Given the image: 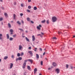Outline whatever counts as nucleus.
<instances>
[{
  "mask_svg": "<svg viewBox=\"0 0 75 75\" xmlns=\"http://www.w3.org/2000/svg\"><path fill=\"white\" fill-rule=\"evenodd\" d=\"M18 57H20V54L19 53H18L17 55Z\"/></svg>",
  "mask_w": 75,
  "mask_h": 75,
  "instance_id": "obj_27",
  "label": "nucleus"
},
{
  "mask_svg": "<svg viewBox=\"0 0 75 75\" xmlns=\"http://www.w3.org/2000/svg\"><path fill=\"white\" fill-rule=\"evenodd\" d=\"M10 31L11 32V35L13 34V30H12V29H11L10 30Z\"/></svg>",
  "mask_w": 75,
  "mask_h": 75,
  "instance_id": "obj_13",
  "label": "nucleus"
},
{
  "mask_svg": "<svg viewBox=\"0 0 75 75\" xmlns=\"http://www.w3.org/2000/svg\"><path fill=\"white\" fill-rule=\"evenodd\" d=\"M28 69L29 70H30V66H28Z\"/></svg>",
  "mask_w": 75,
  "mask_h": 75,
  "instance_id": "obj_22",
  "label": "nucleus"
},
{
  "mask_svg": "<svg viewBox=\"0 0 75 75\" xmlns=\"http://www.w3.org/2000/svg\"><path fill=\"white\" fill-rule=\"evenodd\" d=\"M21 59H22V57H19L18 58V60H21Z\"/></svg>",
  "mask_w": 75,
  "mask_h": 75,
  "instance_id": "obj_17",
  "label": "nucleus"
},
{
  "mask_svg": "<svg viewBox=\"0 0 75 75\" xmlns=\"http://www.w3.org/2000/svg\"><path fill=\"white\" fill-rule=\"evenodd\" d=\"M46 23L47 24H49V20H47Z\"/></svg>",
  "mask_w": 75,
  "mask_h": 75,
  "instance_id": "obj_32",
  "label": "nucleus"
},
{
  "mask_svg": "<svg viewBox=\"0 0 75 75\" xmlns=\"http://www.w3.org/2000/svg\"><path fill=\"white\" fill-rule=\"evenodd\" d=\"M16 2H15L14 3V5H16Z\"/></svg>",
  "mask_w": 75,
  "mask_h": 75,
  "instance_id": "obj_50",
  "label": "nucleus"
},
{
  "mask_svg": "<svg viewBox=\"0 0 75 75\" xmlns=\"http://www.w3.org/2000/svg\"><path fill=\"white\" fill-rule=\"evenodd\" d=\"M43 64V62H42V61H41L40 63V64L41 65H42V64Z\"/></svg>",
  "mask_w": 75,
  "mask_h": 75,
  "instance_id": "obj_31",
  "label": "nucleus"
},
{
  "mask_svg": "<svg viewBox=\"0 0 75 75\" xmlns=\"http://www.w3.org/2000/svg\"><path fill=\"white\" fill-rule=\"evenodd\" d=\"M37 71V69L35 68L34 69V74H35V73H36V72Z\"/></svg>",
  "mask_w": 75,
  "mask_h": 75,
  "instance_id": "obj_8",
  "label": "nucleus"
},
{
  "mask_svg": "<svg viewBox=\"0 0 75 75\" xmlns=\"http://www.w3.org/2000/svg\"><path fill=\"white\" fill-rule=\"evenodd\" d=\"M34 51H37V50L35 49V50H34Z\"/></svg>",
  "mask_w": 75,
  "mask_h": 75,
  "instance_id": "obj_58",
  "label": "nucleus"
},
{
  "mask_svg": "<svg viewBox=\"0 0 75 75\" xmlns=\"http://www.w3.org/2000/svg\"><path fill=\"white\" fill-rule=\"evenodd\" d=\"M26 33H27V31H26Z\"/></svg>",
  "mask_w": 75,
  "mask_h": 75,
  "instance_id": "obj_64",
  "label": "nucleus"
},
{
  "mask_svg": "<svg viewBox=\"0 0 75 75\" xmlns=\"http://www.w3.org/2000/svg\"><path fill=\"white\" fill-rule=\"evenodd\" d=\"M28 1L29 2H31V0H28Z\"/></svg>",
  "mask_w": 75,
  "mask_h": 75,
  "instance_id": "obj_44",
  "label": "nucleus"
},
{
  "mask_svg": "<svg viewBox=\"0 0 75 75\" xmlns=\"http://www.w3.org/2000/svg\"><path fill=\"white\" fill-rule=\"evenodd\" d=\"M45 20H44L43 21H41V23H45Z\"/></svg>",
  "mask_w": 75,
  "mask_h": 75,
  "instance_id": "obj_20",
  "label": "nucleus"
},
{
  "mask_svg": "<svg viewBox=\"0 0 75 75\" xmlns=\"http://www.w3.org/2000/svg\"><path fill=\"white\" fill-rule=\"evenodd\" d=\"M22 23L23 24L24 23V21H21Z\"/></svg>",
  "mask_w": 75,
  "mask_h": 75,
  "instance_id": "obj_51",
  "label": "nucleus"
},
{
  "mask_svg": "<svg viewBox=\"0 0 75 75\" xmlns=\"http://www.w3.org/2000/svg\"><path fill=\"white\" fill-rule=\"evenodd\" d=\"M28 53H29L32 56H33V52H32L31 51H29Z\"/></svg>",
  "mask_w": 75,
  "mask_h": 75,
  "instance_id": "obj_12",
  "label": "nucleus"
},
{
  "mask_svg": "<svg viewBox=\"0 0 75 75\" xmlns=\"http://www.w3.org/2000/svg\"><path fill=\"white\" fill-rule=\"evenodd\" d=\"M27 11L28 12V13H30V10H29L28 9L27 10Z\"/></svg>",
  "mask_w": 75,
  "mask_h": 75,
  "instance_id": "obj_36",
  "label": "nucleus"
},
{
  "mask_svg": "<svg viewBox=\"0 0 75 75\" xmlns=\"http://www.w3.org/2000/svg\"><path fill=\"white\" fill-rule=\"evenodd\" d=\"M1 36H2V34H0V37H1Z\"/></svg>",
  "mask_w": 75,
  "mask_h": 75,
  "instance_id": "obj_52",
  "label": "nucleus"
},
{
  "mask_svg": "<svg viewBox=\"0 0 75 75\" xmlns=\"http://www.w3.org/2000/svg\"><path fill=\"white\" fill-rule=\"evenodd\" d=\"M42 34H44V33H41Z\"/></svg>",
  "mask_w": 75,
  "mask_h": 75,
  "instance_id": "obj_62",
  "label": "nucleus"
},
{
  "mask_svg": "<svg viewBox=\"0 0 75 75\" xmlns=\"http://www.w3.org/2000/svg\"><path fill=\"white\" fill-rule=\"evenodd\" d=\"M17 23H18V24H19L20 25H21V23H20V22H19V21H18L17 22Z\"/></svg>",
  "mask_w": 75,
  "mask_h": 75,
  "instance_id": "obj_26",
  "label": "nucleus"
},
{
  "mask_svg": "<svg viewBox=\"0 0 75 75\" xmlns=\"http://www.w3.org/2000/svg\"><path fill=\"white\" fill-rule=\"evenodd\" d=\"M32 40L33 41H35V36H34V35L32 36Z\"/></svg>",
  "mask_w": 75,
  "mask_h": 75,
  "instance_id": "obj_9",
  "label": "nucleus"
},
{
  "mask_svg": "<svg viewBox=\"0 0 75 75\" xmlns=\"http://www.w3.org/2000/svg\"><path fill=\"white\" fill-rule=\"evenodd\" d=\"M42 26L41 25H39V26H37V28L38 29V30H41L40 27H41Z\"/></svg>",
  "mask_w": 75,
  "mask_h": 75,
  "instance_id": "obj_3",
  "label": "nucleus"
},
{
  "mask_svg": "<svg viewBox=\"0 0 75 75\" xmlns=\"http://www.w3.org/2000/svg\"><path fill=\"white\" fill-rule=\"evenodd\" d=\"M31 23H32L33 24L34 23V22H33L32 21H31Z\"/></svg>",
  "mask_w": 75,
  "mask_h": 75,
  "instance_id": "obj_48",
  "label": "nucleus"
},
{
  "mask_svg": "<svg viewBox=\"0 0 75 75\" xmlns=\"http://www.w3.org/2000/svg\"><path fill=\"white\" fill-rule=\"evenodd\" d=\"M2 39V38H1V37H0V40H1Z\"/></svg>",
  "mask_w": 75,
  "mask_h": 75,
  "instance_id": "obj_54",
  "label": "nucleus"
},
{
  "mask_svg": "<svg viewBox=\"0 0 75 75\" xmlns=\"http://www.w3.org/2000/svg\"><path fill=\"white\" fill-rule=\"evenodd\" d=\"M0 1L1 2H3V0H0Z\"/></svg>",
  "mask_w": 75,
  "mask_h": 75,
  "instance_id": "obj_53",
  "label": "nucleus"
},
{
  "mask_svg": "<svg viewBox=\"0 0 75 75\" xmlns=\"http://www.w3.org/2000/svg\"><path fill=\"white\" fill-rule=\"evenodd\" d=\"M28 49L29 50H31V47H29L28 48Z\"/></svg>",
  "mask_w": 75,
  "mask_h": 75,
  "instance_id": "obj_41",
  "label": "nucleus"
},
{
  "mask_svg": "<svg viewBox=\"0 0 75 75\" xmlns=\"http://www.w3.org/2000/svg\"><path fill=\"white\" fill-rule=\"evenodd\" d=\"M16 16V15H15V14H14V15H13V17H14V19H15Z\"/></svg>",
  "mask_w": 75,
  "mask_h": 75,
  "instance_id": "obj_30",
  "label": "nucleus"
},
{
  "mask_svg": "<svg viewBox=\"0 0 75 75\" xmlns=\"http://www.w3.org/2000/svg\"><path fill=\"white\" fill-rule=\"evenodd\" d=\"M25 39L27 41H28V42H30V40H29V39H28L27 38L25 37Z\"/></svg>",
  "mask_w": 75,
  "mask_h": 75,
  "instance_id": "obj_16",
  "label": "nucleus"
},
{
  "mask_svg": "<svg viewBox=\"0 0 75 75\" xmlns=\"http://www.w3.org/2000/svg\"><path fill=\"white\" fill-rule=\"evenodd\" d=\"M73 67L72 66H71V69H73Z\"/></svg>",
  "mask_w": 75,
  "mask_h": 75,
  "instance_id": "obj_46",
  "label": "nucleus"
},
{
  "mask_svg": "<svg viewBox=\"0 0 75 75\" xmlns=\"http://www.w3.org/2000/svg\"><path fill=\"white\" fill-rule=\"evenodd\" d=\"M26 65V63L24 62L23 64V65L22 67L24 69L25 68V66Z\"/></svg>",
  "mask_w": 75,
  "mask_h": 75,
  "instance_id": "obj_4",
  "label": "nucleus"
},
{
  "mask_svg": "<svg viewBox=\"0 0 75 75\" xmlns=\"http://www.w3.org/2000/svg\"><path fill=\"white\" fill-rule=\"evenodd\" d=\"M52 65L54 67H56V66H57V64L55 62H53Z\"/></svg>",
  "mask_w": 75,
  "mask_h": 75,
  "instance_id": "obj_10",
  "label": "nucleus"
},
{
  "mask_svg": "<svg viewBox=\"0 0 75 75\" xmlns=\"http://www.w3.org/2000/svg\"><path fill=\"white\" fill-rule=\"evenodd\" d=\"M20 15L21 16H23V13H21Z\"/></svg>",
  "mask_w": 75,
  "mask_h": 75,
  "instance_id": "obj_39",
  "label": "nucleus"
},
{
  "mask_svg": "<svg viewBox=\"0 0 75 75\" xmlns=\"http://www.w3.org/2000/svg\"><path fill=\"white\" fill-rule=\"evenodd\" d=\"M21 7H24V4H21Z\"/></svg>",
  "mask_w": 75,
  "mask_h": 75,
  "instance_id": "obj_33",
  "label": "nucleus"
},
{
  "mask_svg": "<svg viewBox=\"0 0 75 75\" xmlns=\"http://www.w3.org/2000/svg\"><path fill=\"white\" fill-rule=\"evenodd\" d=\"M24 55V53L23 52H22L21 53V56H23Z\"/></svg>",
  "mask_w": 75,
  "mask_h": 75,
  "instance_id": "obj_37",
  "label": "nucleus"
},
{
  "mask_svg": "<svg viewBox=\"0 0 75 75\" xmlns=\"http://www.w3.org/2000/svg\"><path fill=\"white\" fill-rule=\"evenodd\" d=\"M8 58V57L7 56H5L4 57V59H7Z\"/></svg>",
  "mask_w": 75,
  "mask_h": 75,
  "instance_id": "obj_18",
  "label": "nucleus"
},
{
  "mask_svg": "<svg viewBox=\"0 0 75 75\" xmlns=\"http://www.w3.org/2000/svg\"><path fill=\"white\" fill-rule=\"evenodd\" d=\"M8 26L9 28H11V25L10 23H8Z\"/></svg>",
  "mask_w": 75,
  "mask_h": 75,
  "instance_id": "obj_24",
  "label": "nucleus"
},
{
  "mask_svg": "<svg viewBox=\"0 0 75 75\" xmlns=\"http://www.w3.org/2000/svg\"><path fill=\"white\" fill-rule=\"evenodd\" d=\"M11 65H10V67H9V68L10 69H11L12 68V67H13V64L11 63L10 64Z\"/></svg>",
  "mask_w": 75,
  "mask_h": 75,
  "instance_id": "obj_6",
  "label": "nucleus"
},
{
  "mask_svg": "<svg viewBox=\"0 0 75 75\" xmlns=\"http://www.w3.org/2000/svg\"><path fill=\"white\" fill-rule=\"evenodd\" d=\"M19 30L21 31H23V30L22 29L19 28Z\"/></svg>",
  "mask_w": 75,
  "mask_h": 75,
  "instance_id": "obj_29",
  "label": "nucleus"
},
{
  "mask_svg": "<svg viewBox=\"0 0 75 75\" xmlns=\"http://www.w3.org/2000/svg\"><path fill=\"white\" fill-rule=\"evenodd\" d=\"M28 61V60H25L24 61L25 62V63H26V62H27Z\"/></svg>",
  "mask_w": 75,
  "mask_h": 75,
  "instance_id": "obj_40",
  "label": "nucleus"
},
{
  "mask_svg": "<svg viewBox=\"0 0 75 75\" xmlns=\"http://www.w3.org/2000/svg\"><path fill=\"white\" fill-rule=\"evenodd\" d=\"M52 39H53L54 40H57V38L55 37H54L52 38Z\"/></svg>",
  "mask_w": 75,
  "mask_h": 75,
  "instance_id": "obj_28",
  "label": "nucleus"
},
{
  "mask_svg": "<svg viewBox=\"0 0 75 75\" xmlns=\"http://www.w3.org/2000/svg\"><path fill=\"white\" fill-rule=\"evenodd\" d=\"M11 58H14V55H12L11 56Z\"/></svg>",
  "mask_w": 75,
  "mask_h": 75,
  "instance_id": "obj_35",
  "label": "nucleus"
},
{
  "mask_svg": "<svg viewBox=\"0 0 75 75\" xmlns=\"http://www.w3.org/2000/svg\"><path fill=\"white\" fill-rule=\"evenodd\" d=\"M52 22H55L57 20V18L55 16H53L52 18Z\"/></svg>",
  "mask_w": 75,
  "mask_h": 75,
  "instance_id": "obj_1",
  "label": "nucleus"
},
{
  "mask_svg": "<svg viewBox=\"0 0 75 75\" xmlns=\"http://www.w3.org/2000/svg\"><path fill=\"white\" fill-rule=\"evenodd\" d=\"M36 55L37 59H38V58H39V55L38 54H37Z\"/></svg>",
  "mask_w": 75,
  "mask_h": 75,
  "instance_id": "obj_14",
  "label": "nucleus"
},
{
  "mask_svg": "<svg viewBox=\"0 0 75 75\" xmlns=\"http://www.w3.org/2000/svg\"><path fill=\"white\" fill-rule=\"evenodd\" d=\"M45 52H44L43 53V55H45Z\"/></svg>",
  "mask_w": 75,
  "mask_h": 75,
  "instance_id": "obj_45",
  "label": "nucleus"
},
{
  "mask_svg": "<svg viewBox=\"0 0 75 75\" xmlns=\"http://www.w3.org/2000/svg\"><path fill=\"white\" fill-rule=\"evenodd\" d=\"M23 75H26V72H24L23 74Z\"/></svg>",
  "mask_w": 75,
  "mask_h": 75,
  "instance_id": "obj_43",
  "label": "nucleus"
},
{
  "mask_svg": "<svg viewBox=\"0 0 75 75\" xmlns=\"http://www.w3.org/2000/svg\"><path fill=\"white\" fill-rule=\"evenodd\" d=\"M33 9L34 10H36L37 9V8L36 6H35L33 8Z\"/></svg>",
  "mask_w": 75,
  "mask_h": 75,
  "instance_id": "obj_15",
  "label": "nucleus"
},
{
  "mask_svg": "<svg viewBox=\"0 0 75 75\" xmlns=\"http://www.w3.org/2000/svg\"><path fill=\"white\" fill-rule=\"evenodd\" d=\"M3 20V18H0V21H2Z\"/></svg>",
  "mask_w": 75,
  "mask_h": 75,
  "instance_id": "obj_38",
  "label": "nucleus"
},
{
  "mask_svg": "<svg viewBox=\"0 0 75 75\" xmlns=\"http://www.w3.org/2000/svg\"><path fill=\"white\" fill-rule=\"evenodd\" d=\"M23 49V46H22V45H20L19 46V50L20 51H21Z\"/></svg>",
  "mask_w": 75,
  "mask_h": 75,
  "instance_id": "obj_2",
  "label": "nucleus"
},
{
  "mask_svg": "<svg viewBox=\"0 0 75 75\" xmlns=\"http://www.w3.org/2000/svg\"><path fill=\"white\" fill-rule=\"evenodd\" d=\"M1 59H0V62H1Z\"/></svg>",
  "mask_w": 75,
  "mask_h": 75,
  "instance_id": "obj_59",
  "label": "nucleus"
},
{
  "mask_svg": "<svg viewBox=\"0 0 75 75\" xmlns=\"http://www.w3.org/2000/svg\"><path fill=\"white\" fill-rule=\"evenodd\" d=\"M56 71L57 74L59 73V69H56Z\"/></svg>",
  "mask_w": 75,
  "mask_h": 75,
  "instance_id": "obj_7",
  "label": "nucleus"
},
{
  "mask_svg": "<svg viewBox=\"0 0 75 75\" xmlns=\"http://www.w3.org/2000/svg\"><path fill=\"white\" fill-rule=\"evenodd\" d=\"M4 15L6 17H8V14L6 13H4Z\"/></svg>",
  "mask_w": 75,
  "mask_h": 75,
  "instance_id": "obj_11",
  "label": "nucleus"
},
{
  "mask_svg": "<svg viewBox=\"0 0 75 75\" xmlns=\"http://www.w3.org/2000/svg\"><path fill=\"white\" fill-rule=\"evenodd\" d=\"M13 37H16V35H13Z\"/></svg>",
  "mask_w": 75,
  "mask_h": 75,
  "instance_id": "obj_42",
  "label": "nucleus"
},
{
  "mask_svg": "<svg viewBox=\"0 0 75 75\" xmlns=\"http://www.w3.org/2000/svg\"><path fill=\"white\" fill-rule=\"evenodd\" d=\"M9 40L10 41H12V40H13V38H10Z\"/></svg>",
  "mask_w": 75,
  "mask_h": 75,
  "instance_id": "obj_23",
  "label": "nucleus"
},
{
  "mask_svg": "<svg viewBox=\"0 0 75 75\" xmlns=\"http://www.w3.org/2000/svg\"><path fill=\"white\" fill-rule=\"evenodd\" d=\"M75 35H74V36H73V38H75Z\"/></svg>",
  "mask_w": 75,
  "mask_h": 75,
  "instance_id": "obj_55",
  "label": "nucleus"
},
{
  "mask_svg": "<svg viewBox=\"0 0 75 75\" xmlns=\"http://www.w3.org/2000/svg\"><path fill=\"white\" fill-rule=\"evenodd\" d=\"M6 36L7 37V39H8L9 38V35H8V34H7L6 35Z\"/></svg>",
  "mask_w": 75,
  "mask_h": 75,
  "instance_id": "obj_21",
  "label": "nucleus"
},
{
  "mask_svg": "<svg viewBox=\"0 0 75 75\" xmlns=\"http://www.w3.org/2000/svg\"><path fill=\"white\" fill-rule=\"evenodd\" d=\"M28 7L29 9H31V7L30 6H29Z\"/></svg>",
  "mask_w": 75,
  "mask_h": 75,
  "instance_id": "obj_34",
  "label": "nucleus"
},
{
  "mask_svg": "<svg viewBox=\"0 0 75 75\" xmlns=\"http://www.w3.org/2000/svg\"><path fill=\"white\" fill-rule=\"evenodd\" d=\"M28 61H29V62H30L31 64H33V60L31 59H28Z\"/></svg>",
  "mask_w": 75,
  "mask_h": 75,
  "instance_id": "obj_5",
  "label": "nucleus"
},
{
  "mask_svg": "<svg viewBox=\"0 0 75 75\" xmlns=\"http://www.w3.org/2000/svg\"><path fill=\"white\" fill-rule=\"evenodd\" d=\"M50 69H51V68H49L48 69V70H50Z\"/></svg>",
  "mask_w": 75,
  "mask_h": 75,
  "instance_id": "obj_57",
  "label": "nucleus"
},
{
  "mask_svg": "<svg viewBox=\"0 0 75 75\" xmlns=\"http://www.w3.org/2000/svg\"><path fill=\"white\" fill-rule=\"evenodd\" d=\"M69 67V65L68 64H66V68H68Z\"/></svg>",
  "mask_w": 75,
  "mask_h": 75,
  "instance_id": "obj_25",
  "label": "nucleus"
},
{
  "mask_svg": "<svg viewBox=\"0 0 75 75\" xmlns=\"http://www.w3.org/2000/svg\"><path fill=\"white\" fill-rule=\"evenodd\" d=\"M18 58H17L16 59V61H18Z\"/></svg>",
  "mask_w": 75,
  "mask_h": 75,
  "instance_id": "obj_49",
  "label": "nucleus"
},
{
  "mask_svg": "<svg viewBox=\"0 0 75 75\" xmlns=\"http://www.w3.org/2000/svg\"><path fill=\"white\" fill-rule=\"evenodd\" d=\"M37 48H35V49L36 50H37Z\"/></svg>",
  "mask_w": 75,
  "mask_h": 75,
  "instance_id": "obj_61",
  "label": "nucleus"
},
{
  "mask_svg": "<svg viewBox=\"0 0 75 75\" xmlns=\"http://www.w3.org/2000/svg\"><path fill=\"white\" fill-rule=\"evenodd\" d=\"M23 37L24 38V37H25V36H23Z\"/></svg>",
  "mask_w": 75,
  "mask_h": 75,
  "instance_id": "obj_60",
  "label": "nucleus"
},
{
  "mask_svg": "<svg viewBox=\"0 0 75 75\" xmlns=\"http://www.w3.org/2000/svg\"><path fill=\"white\" fill-rule=\"evenodd\" d=\"M40 35V34H39L37 35V36H39V35Z\"/></svg>",
  "mask_w": 75,
  "mask_h": 75,
  "instance_id": "obj_56",
  "label": "nucleus"
},
{
  "mask_svg": "<svg viewBox=\"0 0 75 75\" xmlns=\"http://www.w3.org/2000/svg\"><path fill=\"white\" fill-rule=\"evenodd\" d=\"M40 50L41 51H42V49H41V48H40Z\"/></svg>",
  "mask_w": 75,
  "mask_h": 75,
  "instance_id": "obj_47",
  "label": "nucleus"
},
{
  "mask_svg": "<svg viewBox=\"0 0 75 75\" xmlns=\"http://www.w3.org/2000/svg\"><path fill=\"white\" fill-rule=\"evenodd\" d=\"M39 75H42V74H39Z\"/></svg>",
  "mask_w": 75,
  "mask_h": 75,
  "instance_id": "obj_63",
  "label": "nucleus"
},
{
  "mask_svg": "<svg viewBox=\"0 0 75 75\" xmlns=\"http://www.w3.org/2000/svg\"><path fill=\"white\" fill-rule=\"evenodd\" d=\"M27 21H30V19L29 18H27Z\"/></svg>",
  "mask_w": 75,
  "mask_h": 75,
  "instance_id": "obj_19",
  "label": "nucleus"
}]
</instances>
